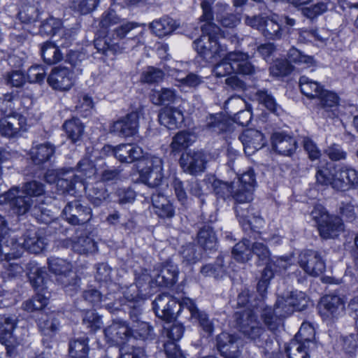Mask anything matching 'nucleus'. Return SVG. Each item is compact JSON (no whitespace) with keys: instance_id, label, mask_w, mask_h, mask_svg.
Segmentation results:
<instances>
[{"instance_id":"obj_1","label":"nucleus","mask_w":358,"mask_h":358,"mask_svg":"<svg viewBox=\"0 0 358 358\" xmlns=\"http://www.w3.org/2000/svg\"><path fill=\"white\" fill-rule=\"evenodd\" d=\"M213 3L212 0L201 2L203 14L200 17V20L205 23L201 26V36L192 43V47L197 55L208 63L215 62L227 51V46L218 41L221 29L213 22V13L210 8Z\"/></svg>"},{"instance_id":"obj_2","label":"nucleus","mask_w":358,"mask_h":358,"mask_svg":"<svg viewBox=\"0 0 358 358\" xmlns=\"http://www.w3.org/2000/svg\"><path fill=\"white\" fill-rule=\"evenodd\" d=\"M252 303H255V296L250 295L247 289L242 290L237 297V306L238 307L248 306V310H245L239 319L240 331L259 348H262V353L266 355L273 350V337L271 336L260 325L254 312L255 309L259 310V308L252 306Z\"/></svg>"},{"instance_id":"obj_3","label":"nucleus","mask_w":358,"mask_h":358,"mask_svg":"<svg viewBox=\"0 0 358 358\" xmlns=\"http://www.w3.org/2000/svg\"><path fill=\"white\" fill-rule=\"evenodd\" d=\"M44 178L48 183H56L57 189L62 193L71 195H74L85 185L83 178L71 169H48Z\"/></svg>"},{"instance_id":"obj_4","label":"nucleus","mask_w":358,"mask_h":358,"mask_svg":"<svg viewBox=\"0 0 358 358\" xmlns=\"http://www.w3.org/2000/svg\"><path fill=\"white\" fill-rule=\"evenodd\" d=\"M315 329L308 323L303 322L295 339L286 348L289 358H310L309 353L316 348L314 341Z\"/></svg>"},{"instance_id":"obj_5","label":"nucleus","mask_w":358,"mask_h":358,"mask_svg":"<svg viewBox=\"0 0 358 358\" xmlns=\"http://www.w3.org/2000/svg\"><path fill=\"white\" fill-rule=\"evenodd\" d=\"M141 182L150 187L156 188L164 180L162 159L155 155H148L138 163Z\"/></svg>"},{"instance_id":"obj_6","label":"nucleus","mask_w":358,"mask_h":358,"mask_svg":"<svg viewBox=\"0 0 358 358\" xmlns=\"http://www.w3.org/2000/svg\"><path fill=\"white\" fill-rule=\"evenodd\" d=\"M50 271L55 273L57 281L61 284L66 292L76 291L79 286L80 278L72 270V264L66 260L58 257H50L48 259Z\"/></svg>"},{"instance_id":"obj_7","label":"nucleus","mask_w":358,"mask_h":358,"mask_svg":"<svg viewBox=\"0 0 358 358\" xmlns=\"http://www.w3.org/2000/svg\"><path fill=\"white\" fill-rule=\"evenodd\" d=\"M184 299L182 301H178L168 294H159L152 302V309L157 317L171 322L176 316H180L182 313L185 315L186 308L182 307Z\"/></svg>"},{"instance_id":"obj_8","label":"nucleus","mask_w":358,"mask_h":358,"mask_svg":"<svg viewBox=\"0 0 358 358\" xmlns=\"http://www.w3.org/2000/svg\"><path fill=\"white\" fill-rule=\"evenodd\" d=\"M311 215L323 238H334L343 229V224L339 217L331 216L324 210L317 208L312 211Z\"/></svg>"},{"instance_id":"obj_9","label":"nucleus","mask_w":358,"mask_h":358,"mask_svg":"<svg viewBox=\"0 0 358 358\" xmlns=\"http://www.w3.org/2000/svg\"><path fill=\"white\" fill-rule=\"evenodd\" d=\"M8 203L13 212L18 215H22L30 211L36 204L34 200L22 194L17 187H13L8 191L0 194V204Z\"/></svg>"},{"instance_id":"obj_10","label":"nucleus","mask_w":358,"mask_h":358,"mask_svg":"<svg viewBox=\"0 0 358 358\" xmlns=\"http://www.w3.org/2000/svg\"><path fill=\"white\" fill-rule=\"evenodd\" d=\"M62 214L64 220L71 225H83L92 217V208L76 199L66 204Z\"/></svg>"},{"instance_id":"obj_11","label":"nucleus","mask_w":358,"mask_h":358,"mask_svg":"<svg viewBox=\"0 0 358 358\" xmlns=\"http://www.w3.org/2000/svg\"><path fill=\"white\" fill-rule=\"evenodd\" d=\"M139 127V114L132 111L115 121L110 127V133L120 137L127 138L135 136Z\"/></svg>"},{"instance_id":"obj_12","label":"nucleus","mask_w":358,"mask_h":358,"mask_svg":"<svg viewBox=\"0 0 358 358\" xmlns=\"http://www.w3.org/2000/svg\"><path fill=\"white\" fill-rule=\"evenodd\" d=\"M299 264L306 274L314 277L322 274L326 268L320 253L313 250L302 251L299 256Z\"/></svg>"},{"instance_id":"obj_13","label":"nucleus","mask_w":358,"mask_h":358,"mask_svg":"<svg viewBox=\"0 0 358 358\" xmlns=\"http://www.w3.org/2000/svg\"><path fill=\"white\" fill-rule=\"evenodd\" d=\"M258 308L264 324L268 330L273 332H275L282 326L283 318L289 315L285 312L282 306L278 304V300L276 301L274 308L266 303L259 306Z\"/></svg>"},{"instance_id":"obj_14","label":"nucleus","mask_w":358,"mask_h":358,"mask_svg":"<svg viewBox=\"0 0 358 358\" xmlns=\"http://www.w3.org/2000/svg\"><path fill=\"white\" fill-rule=\"evenodd\" d=\"M206 156L203 151L189 150L182 153L179 163L182 171L192 176L203 173L206 169Z\"/></svg>"},{"instance_id":"obj_15","label":"nucleus","mask_w":358,"mask_h":358,"mask_svg":"<svg viewBox=\"0 0 358 358\" xmlns=\"http://www.w3.org/2000/svg\"><path fill=\"white\" fill-rule=\"evenodd\" d=\"M27 129V119L20 113H14L0 119V134L3 136L17 137Z\"/></svg>"},{"instance_id":"obj_16","label":"nucleus","mask_w":358,"mask_h":358,"mask_svg":"<svg viewBox=\"0 0 358 358\" xmlns=\"http://www.w3.org/2000/svg\"><path fill=\"white\" fill-rule=\"evenodd\" d=\"M182 306L184 308H186L185 317L193 323H198L199 327L208 335L213 333L214 326L212 321L204 311L200 310L197 308L193 300L189 298H185Z\"/></svg>"},{"instance_id":"obj_17","label":"nucleus","mask_w":358,"mask_h":358,"mask_svg":"<svg viewBox=\"0 0 358 358\" xmlns=\"http://www.w3.org/2000/svg\"><path fill=\"white\" fill-rule=\"evenodd\" d=\"M48 83L54 90L68 91L74 83L73 72L65 66L54 67L48 77Z\"/></svg>"},{"instance_id":"obj_18","label":"nucleus","mask_w":358,"mask_h":358,"mask_svg":"<svg viewBox=\"0 0 358 358\" xmlns=\"http://www.w3.org/2000/svg\"><path fill=\"white\" fill-rule=\"evenodd\" d=\"M155 285L153 274L142 273L136 280L134 285H131L124 292L126 299H145L150 294V289Z\"/></svg>"},{"instance_id":"obj_19","label":"nucleus","mask_w":358,"mask_h":358,"mask_svg":"<svg viewBox=\"0 0 358 358\" xmlns=\"http://www.w3.org/2000/svg\"><path fill=\"white\" fill-rule=\"evenodd\" d=\"M15 327V316L0 315V345L5 346L6 353L9 356L16 345V340L13 334Z\"/></svg>"},{"instance_id":"obj_20","label":"nucleus","mask_w":358,"mask_h":358,"mask_svg":"<svg viewBox=\"0 0 358 358\" xmlns=\"http://www.w3.org/2000/svg\"><path fill=\"white\" fill-rule=\"evenodd\" d=\"M55 146L46 142L33 146L29 152L30 159L40 169L48 167L55 157Z\"/></svg>"},{"instance_id":"obj_21","label":"nucleus","mask_w":358,"mask_h":358,"mask_svg":"<svg viewBox=\"0 0 358 358\" xmlns=\"http://www.w3.org/2000/svg\"><path fill=\"white\" fill-rule=\"evenodd\" d=\"M23 253V246L8 230L0 234V256L6 260L17 259Z\"/></svg>"},{"instance_id":"obj_22","label":"nucleus","mask_w":358,"mask_h":358,"mask_svg":"<svg viewBox=\"0 0 358 358\" xmlns=\"http://www.w3.org/2000/svg\"><path fill=\"white\" fill-rule=\"evenodd\" d=\"M239 338L226 332L217 335L216 347L220 355L224 358H238L240 355Z\"/></svg>"},{"instance_id":"obj_23","label":"nucleus","mask_w":358,"mask_h":358,"mask_svg":"<svg viewBox=\"0 0 358 358\" xmlns=\"http://www.w3.org/2000/svg\"><path fill=\"white\" fill-rule=\"evenodd\" d=\"M205 127L209 131L222 135L225 139L231 138L234 131V123L220 113L207 117Z\"/></svg>"},{"instance_id":"obj_24","label":"nucleus","mask_w":358,"mask_h":358,"mask_svg":"<svg viewBox=\"0 0 358 358\" xmlns=\"http://www.w3.org/2000/svg\"><path fill=\"white\" fill-rule=\"evenodd\" d=\"M152 274L156 286L169 287L177 282L178 270L176 264L167 261L156 268Z\"/></svg>"},{"instance_id":"obj_25","label":"nucleus","mask_w":358,"mask_h":358,"mask_svg":"<svg viewBox=\"0 0 358 358\" xmlns=\"http://www.w3.org/2000/svg\"><path fill=\"white\" fill-rule=\"evenodd\" d=\"M94 45L97 52L106 57H113L122 52L124 48L120 45L114 34L108 33L99 36L94 40Z\"/></svg>"},{"instance_id":"obj_26","label":"nucleus","mask_w":358,"mask_h":358,"mask_svg":"<svg viewBox=\"0 0 358 358\" xmlns=\"http://www.w3.org/2000/svg\"><path fill=\"white\" fill-rule=\"evenodd\" d=\"M272 148L279 155L291 157L298 148L294 137L285 132H274L271 137Z\"/></svg>"},{"instance_id":"obj_27","label":"nucleus","mask_w":358,"mask_h":358,"mask_svg":"<svg viewBox=\"0 0 358 358\" xmlns=\"http://www.w3.org/2000/svg\"><path fill=\"white\" fill-rule=\"evenodd\" d=\"M103 332L106 341L111 345H119L130 339V327L124 320L114 321Z\"/></svg>"},{"instance_id":"obj_28","label":"nucleus","mask_w":358,"mask_h":358,"mask_svg":"<svg viewBox=\"0 0 358 358\" xmlns=\"http://www.w3.org/2000/svg\"><path fill=\"white\" fill-rule=\"evenodd\" d=\"M256 184L255 174L251 168L244 172L235 182L236 196L239 201L252 199V191Z\"/></svg>"},{"instance_id":"obj_29","label":"nucleus","mask_w":358,"mask_h":358,"mask_svg":"<svg viewBox=\"0 0 358 358\" xmlns=\"http://www.w3.org/2000/svg\"><path fill=\"white\" fill-rule=\"evenodd\" d=\"M278 304L282 306L285 312L289 315L294 310L302 311L308 305L309 299L306 294L301 291H292L285 298L278 299Z\"/></svg>"},{"instance_id":"obj_30","label":"nucleus","mask_w":358,"mask_h":358,"mask_svg":"<svg viewBox=\"0 0 358 358\" xmlns=\"http://www.w3.org/2000/svg\"><path fill=\"white\" fill-rule=\"evenodd\" d=\"M238 138L243 143L245 152L248 155L254 154L266 144L263 134L256 129H246Z\"/></svg>"},{"instance_id":"obj_31","label":"nucleus","mask_w":358,"mask_h":358,"mask_svg":"<svg viewBox=\"0 0 358 358\" xmlns=\"http://www.w3.org/2000/svg\"><path fill=\"white\" fill-rule=\"evenodd\" d=\"M358 185V172L350 167L343 166L336 171L335 189L346 191Z\"/></svg>"},{"instance_id":"obj_32","label":"nucleus","mask_w":358,"mask_h":358,"mask_svg":"<svg viewBox=\"0 0 358 358\" xmlns=\"http://www.w3.org/2000/svg\"><path fill=\"white\" fill-rule=\"evenodd\" d=\"M153 211L161 219H172L176 215V208L172 201L159 192L151 196Z\"/></svg>"},{"instance_id":"obj_33","label":"nucleus","mask_w":358,"mask_h":358,"mask_svg":"<svg viewBox=\"0 0 358 358\" xmlns=\"http://www.w3.org/2000/svg\"><path fill=\"white\" fill-rule=\"evenodd\" d=\"M62 129L66 138L76 145H80L85 136V125L78 117H72L64 121Z\"/></svg>"},{"instance_id":"obj_34","label":"nucleus","mask_w":358,"mask_h":358,"mask_svg":"<svg viewBox=\"0 0 358 358\" xmlns=\"http://www.w3.org/2000/svg\"><path fill=\"white\" fill-rule=\"evenodd\" d=\"M229 59L233 62L234 73H239L244 76H252L259 71V69L249 61V56L246 53L240 51L229 52Z\"/></svg>"},{"instance_id":"obj_35","label":"nucleus","mask_w":358,"mask_h":358,"mask_svg":"<svg viewBox=\"0 0 358 358\" xmlns=\"http://www.w3.org/2000/svg\"><path fill=\"white\" fill-rule=\"evenodd\" d=\"M316 99L319 101L318 105L326 113L323 114V115H326L329 118H334L337 116L339 97L335 92L323 88Z\"/></svg>"},{"instance_id":"obj_36","label":"nucleus","mask_w":358,"mask_h":358,"mask_svg":"<svg viewBox=\"0 0 358 358\" xmlns=\"http://www.w3.org/2000/svg\"><path fill=\"white\" fill-rule=\"evenodd\" d=\"M143 157L142 148L136 144L125 143L116 146L115 158L121 162H139Z\"/></svg>"},{"instance_id":"obj_37","label":"nucleus","mask_w":358,"mask_h":358,"mask_svg":"<svg viewBox=\"0 0 358 358\" xmlns=\"http://www.w3.org/2000/svg\"><path fill=\"white\" fill-rule=\"evenodd\" d=\"M320 309L324 315L336 318L344 313L345 306L338 296L327 295L322 298Z\"/></svg>"},{"instance_id":"obj_38","label":"nucleus","mask_w":358,"mask_h":358,"mask_svg":"<svg viewBox=\"0 0 358 358\" xmlns=\"http://www.w3.org/2000/svg\"><path fill=\"white\" fill-rule=\"evenodd\" d=\"M183 120L184 117L181 110L173 107L164 108L158 114L159 124L169 129L178 128Z\"/></svg>"},{"instance_id":"obj_39","label":"nucleus","mask_w":358,"mask_h":358,"mask_svg":"<svg viewBox=\"0 0 358 358\" xmlns=\"http://www.w3.org/2000/svg\"><path fill=\"white\" fill-rule=\"evenodd\" d=\"M38 327L43 335L53 336L59 330V315L53 312L41 313V316L38 319Z\"/></svg>"},{"instance_id":"obj_40","label":"nucleus","mask_w":358,"mask_h":358,"mask_svg":"<svg viewBox=\"0 0 358 358\" xmlns=\"http://www.w3.org/2000/svg\"><path fill=\"white\" fill-rule=\"evenodd\" d=\"M83 189L85 191L90 202L95 207L101 206L109 199L108 190L101 183H96L92 187L85 184Z\"/></svg>"},{"instance_id":"obj_41","label":"nucleus","mask_w":358,"mask_h":358,"mask_svg":"<svg viewBox=\"0 0 358 358\" xmlns=\"http://www.w3.org/2000/svg\"><path fill=\"white\" fill-rule=\"evenodd\" d=\"M197 243L205 250H215L217 239L213 228L209 224L201 227L197 233Z\"/></svg>"},{"instance_id":"obj_42","label":"nucleus","mask_w":358,"mask_h":358,"mask_svg":"<svg viewBox=\"0 0 358 358\" xmlns=\"http://www.w3.org/2000/svg\"><path fill=\"white\" fill-rule=\"evenodd\" d=\"M200 273L204 277H213L215 279H221L227 274V266L224 264V256H218L213 263L203 265Z\"/></svg>"},{"instance_id":"obj_43","label":"nucleus","mask_w":358,"mask_h":358,"mask_svg":"<svg viewBox=\"0 0 358 358\" xmlns=\"http://www.w3.org/2000/svg\"><path fill=\"white\" fill-rule=\"evenodd\" d=\"M89 338L84 334L81 336L74 337L69 342V353L71 358H87L90 348Z\"/></svg>"},{"instance_id":"obj_44","label":"nucleus","mask_w":358,"mask_h":358,"mask_svg":"<svg viewBox=\"0 0 358 358\" xmlns=\"http://www.w3.org/2000/svg\"><path fill=\"white\" fill-rule=\"evenodd\" d=\"M254 99L268 110L276 115H280L282 111L281 106L277 103L275 98L268 90L262 89L257 90L254 94Z\"/></svg>"},{"instance_id":"obj_45","label":"nucleus","mask_w":358,"mask_h":358,"mask_svg":"<svg viewBox=\"0 0 358 358\" xmlns=\"http://www.w3.org/2000/svg\"><path fill=\"white\" fill-rule=\"evenodd\" d=\"M41 55L43 61L50 65L61 62L64 55L59 45L50 41L41 44Z\"/></svg>"},{"instance_id":"obj_46","label":"nucleus","mask_w":358,"mask_h":358,"mask_svg":"<svg viewBox=\"0 0 358 358\" xmlns=\"http://www.w3.org/2000/svg\"><path fill=\"white\" fill-rule=\"evenodd\" d=\"M20 191L22 194H26L33 199L36 203H42L44 202L45 190V185L41 182L37 180L27 182L23 185Z\"/></svg>"},{"instance_id":"obj_47","label":"nucleus","mask_w":358,"mask_h":358,"mask_svg":"<svg viewBox=\"0 0 358 358\" xmlns=\"http://www.w3.org/2000/svg\"><path fill=\"white\" fill-rule=\"evenodd\" d=\"M155 337L154 329L148 322H138L130 328V338L146 342L154 340Z\"/></svg>"},{"instance_id":"obj_48","label":"nucleus","mask_w":358,"mask_h":358,"mask_svg":"<svg viewBox=\"0 0 358 358\" xmlns=\"http://www.w3.org/2000/svg\"><path fill=\"white\" fill-rule=\"evenodd\" d=\"M150 28L156 36L162 38L171 34L176 29V25L173 19L164 17L151 22Z\"/></svg>"},{"instance_id":"obj_49","label":"nucleus","mask_w":358,"mask_h":358,"mask_svg":"<svg viewBox=\"0 0 358 358\" xmlns=\"http://www.w3.org/2000/svg\"><path fill=\"white\" fill-rule=\"evenodd\" d=\"M73 250L79 254H88L96 251L97 246L94 241L86 234H80L72 240Z\"/></svg>"},{"instance_id":"obj_50","label":"nucleus","mask_w":358,"mask_h":358,"mask_svg":"<svg viewBox=\"0 0 358 358\" xmlns=\"http://www.w3.org/2000/svg\"><path fill=\"white\" fill-rule=\"evenodd\" d=\"M23 250L25 249L34 254L40 253L45 246L44 238L39 236L36 232L27 231L23 235L22 243Z\"/></svg>"},{"instance_id":"obj_51","label":"nucleus","mask_w":358,"mask_h":358,"mask_svg":"<svg viewBox=\"0 0 358 358\" xmlns=\"http://www.w3.org/2000/svg\"><path fill=\"white\" fill-rule=\"evenodd\" d=\"M176 96V90L168 87L153 90L150 94L152 103L157 106L169 104L174 101Z\"/></svg>"},{"instance_id":"obj_52","label":"nucleus","mask_w":358,"mask_h":358,"mask_svg":"<svg viewBox=\"0 0 358 358\" xmlns=\"http://www.w3.org/2000/svg\"><path fill=\"white\" fill-rule=\"evenodd\" d=\"M260 32L268 40H278L282 35V29L275 19L266 17Z\"/></svg>"},{"instance_id":"obj_53","label":"nucleus","mask_w":358,"mask_h":358,"mask_svg":"<svg viewBox=\"0 0 358 358\" xmlns=\"http://www.w3.org/2000/svg\"><path fill=\"white\" fill-rule=\"evenodd\" d=\"M137 27L138 24L136 23L127 22L115 28L111 34H114V36L115 38H117L118 42L120 40L130 35L128 38L129 41L139 43L140 38L137 36L138 33L136 31ZM140 33L141 32H138V34Z\"/></svg>"},{"instance_id":"obj_54","label":"nucleus","mask_w":358,"mask_h":358,"mask_svg":"<svg viewBox=\"0 0 358 358\" xmlns=\"http://www.w3.org/2000/svg\"><path fill=\"white\" fill-rule=\"evenodd\" d=\"M299 87L302 94L309 99H315L323 89L319 83L302 76L299 78Z\"/></svg>"},{"instance_id":"obj_55","label":"nucleus","mask_w":358,"mask_h":358,"mask_svg":"<svg viewBox=\"0 0 358 358\" xmlns=\"http://www.w3.org/2000/svg\"><path fill=\"white\" fill-rule=\"evenodd\" d=\"M100 0H70L69 7L76 13L80 15L92 13L97 9Z\"/></svg>"},{"instance_id":"obj_56","label":"nucleus","mask_w":358,"mask_h":358,"mask_svg":"<svg viewBox=\"0 0 358 358\" xmlns=\"http://www.w3.org/2000/svg\"><path fill=\"white\" fill-rule=\"evenodd\" d=\"M211 186L217 197L224 200L230 196L233 197V194L236 189L234 181L228 183L218 179H214Z\"/></svg>"},{"instance_id":"obj_57","label":"nucleus","mask_w":358,"mask_h":358,"mask_svg":"<svg viewBox=\"0 0 358 358\" xmlns=\"http://www.w3.org/2000/svg\"><path fill=\"white\" fill-rule=\"evenodd\" d=\"M144 299H134L132 300L126 299L124 297L122 299L123 303L122 309L124 312H127L129 315L131 320L133 322H138L139 317L142 312V304Z\"/></svg>"},{"instance_id":"obj_58","label":"nucleus","mask_w":358,"mask_h":358,"mask_svg":"<svg viewBox=\"0 0 358 358\" xmlns=\"http://www.w3.org/2000/svg\"><path fill=\"white\" fill-rule=\"evenodd\" d=\"M233 199L235 201L234 210L236 217L238 218L240 224L243 226L247 220L252 216V214L250 212V202L252 199L239 201L236 196V193H234Z\"/></svg>"},{"instance_id":"obj_59","label":"nucleus","mask_w":358,"mask_h":358,"mask_svg":"<svg viewBox=\"0 0 358 358\" xmlns=\"http://www.w3.org/2000/svg\"><path fill=\"white\" fill-rule=\"evenodd\" d=\"M250 241L243 238L233 248L232 254L238 262H245L251 259Z\"/></svg>"},{"instance_id":"obj_60","label":"nucleus","mask_w":358,"mask_h":358,"mask_svg":"<svg viewBox=\"0 0 358 358\" xmlns=\"http://www.w3.org/2000/svg\"><path fill=\"white\" fill-rule=\"evenodd\" d=\"M18 18L24 24H34L40 18L39 10L34 5H24L18 13Z\"/></svg>"},{"instance_id":"obj_61","label":"nucleus","mask_w":358,"mask_h":358,"mask_svg":"<svg viewBox=\"0 0 358 358\" xmlns=\"http://www.w3.org/2000/svg\"><path fill=\"white\" fill-rule=\"evenodd\" d=\"M42 203H36L31 208V215L39 223L48 224L55 218L54 214Z\"/></svg>"},{"instance_id":"obj_62","label":"nucleus","mask_w":358,"mask_h":358,"mask_svg":"<svg viewBox=\"0 0 358 358\" xmlns=\"http://www.w3.org/2000/svg\"><path fill=\"white\" fill-rule=\"evenodd\" d=\"M103 324L101 317L94 310H88L83 314V325L94 332L101 328Z\"/></svg>"},{"instance_id":"obj_63","label":"nucleus","mask_w":358,"mask_h":358,"mask_svg":"<svg viewBox=\"0 0 358 358\" xmlns=\"http://www.w3.org/2000/svg\"><path fill=\"white\" fill-rule=\"evenodd\" d=\"M61 27V20L50 16L41 21L39 25V33L48 36H56Z\"/></svg>"},{"instance_id":"obj_64","label":"nucleus","mask_w":358,"mask_h":358,"mask_svg":"<svg viewBox=\"0 0 358 358\" xmlns=\"http://www.w3.org/2000/svg\"><path fill=\"white\" fill-rule=\"evenodd\" d=\"M92 98L87 94L80 93L78 96V102L76 105V110L83 117H87L91 114L94 108Z\"/></svg>"}]
</instances>
